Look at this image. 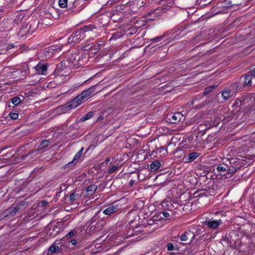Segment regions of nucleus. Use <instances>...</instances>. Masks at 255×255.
<instances>
[{"mask_svg":"<svg viewBox=\"0 0 255 255\" xmlns=\"http://www.w3.org/2000/svg\"><path fill=\"white\" fill-rule=\"evenodd\" d=\"M130 183H132L133 181H130Z\"/></svg>","mask_w":255,"mask_h":255,"instance_id":"42","label":"nucleus"},{"mask_svg":"<svg viewBox=\"0 0 255 255\" xmlns=\"http://www.w3.org/2000/svg\"><path fill=\"white\" fill-rule=\"evenodd\" d=\"M95 86H92L90 88L83 91L79 96L81 97L83 102L85 101L87 98L92 96L95 91Z\"/></svg>","mask_w":255,"mask_h":255,"instance_id":"10","label":"nucleus"},{"mask_svg":"<svg viewBox=\"0 0 255 255\" xmlns=\"http://www.w3.org/2000/svg\"><path fill=\"white\" fill-rule=\"evenodd\" d=\"M83 102V101L81 99V97L78 95L73 100L67 103L66 106L69 109H75L80 105Z\"/></svg>","mask_w":255,"mask_h":255,"instance_id":"9","label":"nucleus"},{"mask_svg":"<svg viewBox=\"0 0 255 255\" xmlns=\"http://www.w3.org/2000/svg\"><path fill=\"white\" fill-rule=\"evenodd\" d=\"M93 26L86 25L72 33L68 39V43L70 44L78 43L85 37V33L91 31Z\"/></svg>","mask_w":255,"mask_h":255,"instance_id":"2","label":"nucleus"},{"mask_svg":"<svg viewBox=\"0 0 255 255\" xmlns=\"http://www.w3.org/2000/svg\"><path fill=\"white\" fill-rule=\"evenodd\" d=\"M162 38V37L161 36L157 37H155V38L153 39V40L155 41H158L161 40Z\"/></svg>","mask_w":255,"mask_h":255,"instance_id":"34","label":"nucleus"},{"mask_svg":"<svg viewBox=\"0 0 255 255\" xmlns=\"http://www.w3.org/2000/svg\"><path fill=\"white\" fill-rule=\"evenodd\" d=\"M222 224L221 220H215L213 218L206 219L204 222V224L208 228L212 230H217L219 227Z\"/></svg>","mask_w":255,"mask_h":255,"instance_id":"6","label":"nucleus"},{"mask_svg":"<svg viewBox=\"0 0 255 255\" xmlns=\"http://www.w3.org/2000/svg\"><path fill=\"white\" fill-rule=\"evenodd\" d=\"M83 150L84 147H81L80 150L75 155L73 160L71 162H70L69 164H70L71 163H73L74 162L78 160L83 151Z\"/></svg>","mask_w":255,"mask_h":255,"instance_id":"20","label":"nucleus"},{"mask_svg":"<svg viewBox=\"0 0 255 255\" xmlns=\"http://www.w3.org/2000/svg\"><path fill=\"white\" fill-rule=\"evenodd\" d=\"M130 183H132L133 181H130Z\"/></svg>","mask_w":255,"mask_h":255,"instance_id":"43","label":"nucleus"},{"mask_svg":"<svg viewBox=\"0 0 255 255\" xmlns=\"http://www.w3.org/2000/svg\"><path fill=\"white\" fill-rule=\"evenodd\" d=\"M21 101V99L19 97H15L11 99V103L14 106H17Z\"/></svg>","mask_w":255,"mask_h":255,"instance_id":"25","label":"nucleus"},{"mask_svg":"<svg viewBox=\"0 0 255 255\" xmlns=\"http://www.w3.org/2000/svg\"><path fill=\"white\" fill-rule=\"evenodd\" d=\"M216 87V86H209L205 89L204 94H207L211 92L214 88Z\"/></svg>","mask_w":255,"mask_h":255,"instance_id":"27","label":"nucleus"},{"mask_svg":"<svg viewBox=\"0 0 255 255\" xmlns=\"http://www.w3.org/2000/svg\"><path fill=\"white\" fill-rule=\"evenodd\" d=\"M137 7H140V6H142V5H141V4H137Z\"/></svg>","mask_w":255,"mask_h":255,"instance_id":"41","label":"nucleus"},{"mask_svg":"<svg viewBox=\"0 0 255 255\" xmlns=\"http://www.w3.org/2000/svg\"><path fill=\"white\" fill-rule=\"evenodd\" d=\"M68 235L70 237H72L74 235V233L73 231H71L68 233Z\"/></svg>","mask_w":255,"mask_h":255,"instance_id":"35","label":"nucleus"},{"mask_svg":"<svg viewBox=\"0 0 255 255\" xmlns=\"http://www.w3.org/2000/svg\"><path fill=\"white\" fill-rule=\"evenodd\" d=\"M249 73L254 77V79L255 80V68L250 71Z\"/></svg>","mask_w":255,"mask_h":255,"instance_id":"32","label":"nucleus"},{"mask_svg":"<svg viewBox=\"0 0 255 255\" xmlns=\"http://www.w3.org/2000/svg\"><path fill=\"white\" fill-rule=\"evenodd\" d=\"M55 74L56 75H57L58 76H66L67 75L66 73H65V72H63V71L61 70L60 67H59V66L55 70Z\"/></svg>","mask_w":255,"mask_h":255,"instance_id":"24","label":"nucleus"},{"mask_svg":"<svg viewBox=\"0 0 255 255\" xmlns=\"http://www.w3.org/2000/svg\"><path fill=\"white\" fill-rule=\"evenodd\" d=\"M226 167L219 165L217 167V170L220 173L221 175H223L226 177L225 174L228 172V167Z\"/></svg>","mask_w":255,"mask_h":255,"instance_id":"17","label":"nucleus"},{"mask_svg":"<svg viewBox=\"0 0 255 255\" xmlns=\"http://www.w3.org/2000/svg\"><path fill=\"white\" fill-rule=\"evenodd\" d=\"M58 4L61 8H73L78 6L79 2L77 0H59Z\"/></svg>","mask_w":255,"mask_h":255,"instance_id":"7","label":"nucleus"},{"mask_svg":"<svg viewBox=\"0 0 255 255\" xmlns=\"http://www.w3.org/2000/svg\"><path fill=\"white\" fill-rule=\"evenodd\" d=\"M49 144V141L48 140H43L38 146V150H42L46 148Z\"/></svg>","mask_w":255,"mask_h":255,"instance_id":"21","label":"nucleus"},{"mask_svg":"<svg viewBox=\"0 0 255 255\" xmlns=\"http://www.w3.org/2000/svg\"><path fill=\"white\" fill-rule=\"evenodd\" d=\"M231 94V91L230 90H225L222 93V97L224 98V100H227L228 99Z\"/></svg>","mask_w":255,"mask_h":255,"instance_id":"23","label":"nucleus"},{"mask_svg":"<svg viewBox=\"0 0 255 255\" xmlns=\"http://www.w3.org/2000/svg\"><path fill=\"white\" fill-rule=\"evenodd\" d=\"M71 243H72V244L73 245H76V244L77 242H76V241L75 240H72L71 241Z\"/></svg>","mask_w":255,"mask_h":255,"instance_id":"37","label":"nucleus"},{"mask_svg":"<svg viewBox=\"0 0 255 255\" xmlns=\"http://www.w3.org/2000/svg\"><path fill=\"white\" fill-rule=\"evenodd\" d=\"M41 203L42 204V205L46 206L47 204V202L43 201L41 202Z\"/></svg>","mask_w":255,"mask_h":255,"instance_id":"36","label":"nucleus"},{"mask_svg":"<svg viewBox=\"0 0 255 255\" xmlns=\"http://www.w3.org/2000/svg\"><path fill=\"white\" fill-rule=\"evenodd\" d=\"M230 164L231 165L228 168V172L225 174L226 178L231 177L232 175L236 172L237 170L240 168L243 165V161L240 159H232Z\"/></svg>","mask_w":255,"mask_h":255,"instance_id":"3","label":"nucleus"},{"mask_svg":"<svg viewBox=\"0 0 255 255\" xmlns=\"http://www.w3.org/2000/svg\"><path fill=\"white\" fill-rule=\"evenodd\" d=\"M9 117L11 119L16 120L18 118V115L17 114L15 113H10L9 114Z\"/></svg>","mask_w":255,"mask_h":255,"instance_id":"29","label":"nucleus"},{"mask_svg":"<svg viewBox=\"0 0 255 255\" xmlns=\"http://www.w3.org/2000/svg\"><path fill=\"white\" fill-rule=\"evenodd\" d=\"M97 190V186L95 184L90 185L87 189V192L90 195H93Z\"/></svg>","mask_w":255,"mask_h":255,"instance_id":"18","label":"nucleus"},{"mask_svg":"<svg viewBox=\"0 0 255 255\" xmlns=\"http://www.w3.org/2000/svg\"><path fill=\"white\" fill-rule=\"evenodd\" d=\"M118 168V166L117 165H114L111 168H109V172L112 173L115 171Z\"/></svg>","mask_w":255,"mask_h":255,"instance_id":"30","label":"nucleus"},{"mask_svg":"<svg viewBox=\"0 0 255 255\" xmlns=\"http://www.w3.org/2000/svg\"><path fill=\"white\" fill-rule=\"evenodd\" d=\"M62 45H53L45 48L43 51L45 55L44 57L45 58L50 57L56 52L60 51L62 48Z\"/></svg>","mask_w":255,"mask_h":255,"instance_id":"8","label":"nucleus"},{"mask_svg":"<svg viewBox=\"0 0 255 255\" xmlns=\"http://www.w3.org/2000/svg\"><path fill=\"white\" fill-rule=\"evenodd\" d=\"M110 161V158H107L106 160H105V161L106 162H108Z\"/></svg>","mask_w":255,"mask_h":255,"instance_id":"38","label":"nucleus"},{"mask_svg":"<svg viewBox=\"0 0 255 255\" xmlns=\"http://www.w3.org/2000/svg\"><path fill=\"white\" fill-rule=\"evenodd\" d=\"M200 155V154L196 152L190 153L188 156L186 162H192Z\"/></svg>","mask_w":255,"mask_h":255,"instance_id":"16","label":"nucleus"},{"mask_svg":"<svg viewBox=\"0 0 255 255\" xmlns=\"http://www.w3.org/2000/svg\"><path fill=\"white\" fill-rule=\"evenodd\" d=\"M160 167L161 163L158 160L153 161L150 165V169L153 171L157 170Z\"/></svg>","mask_w":255,"mask_h":255,"instance_id":"14","label":"nucleus"},{"mask_svg":"<svg viewBox=\"0 0 255 255\" xmlns=\"http://www.w3.org/2000/svg\"><path fill=\"white\" fill-rule=\"evenodd\" d=\"M103 211V213L108 216L120 210L121 208V205L120 204L112 203L105 207Z\"/></svg>","mask_w":255,"mask_h":255,"instance_id":"5","label":"nucleus"},{"mask_svg":"<svg viewBox=\"0 0 255 255\" xmlns=\"http://www.w3.org/2000/svg\"><path fill=\"white\" fill-rule=\"evenodd\" d=\"M59 250V246L56 243L53 244L49 248V251L51 253H55Z\"/></svg>","mask_w":255,"mask_h":255,"instance_id":"19","label":"nucleus"},{"mask_svg":"<svg viewBox=\"0 0 255 255\" xmlns=\"http://www.w3.org/2000/svg\"><path fill=\"white\" fill-rule=\"evenodd\" d=\"M34 68L37 74L45 75L47 70V66L46 64L39 63Z\"/></svg>","mask_w":255,"mask_h":255,"instance_id":"11","label":"nucleus"},{"mask_svg":"<svg viewBox=\"0 0 255 255\" xmlns=\"http://www.w3.org/2000/svg\"><path fill=\"white\" fill-rule=\"evenodd\" d=\"M28 26V27H30V26L27 25L25 27H22V28L20 29V33H21L22 35L24 33H26V34L29 33V32L28 31V27H27Z\"/></svg>","mask_w":255,"mask_h":255,"instance_id":"28","label":"nucleus"},{"mask_svg":"<svg viewBox=\"0 0 255 255\" xmlns=\"http://www.w3.org/2000/svg\"><path fill=\"white\" fill-rule=\"evenodd\" d=\"M254 79V77L249 72L248 74L244 78V84L246 86H250L252 84V81Z\"/></svg>","mask_w":255,"mask_h":255,"instance_id":"15","label":"nucleus"},{"mask_svg":"<svg viewBox=\"0 0 255 255\" xmlns=\"http://www.w3.org/2000/svg\"><path fill=\"white\" fill-rule=\"evenodd\" d=\"M80 196H79V195L76 193H74L73 194H72L71 195H70V201H72V202H74L76 200H77V199H78L79 198Z\"/></svg>","mask_w":255,"mask_h":255,"instance_id":"26","label":"nucleus"},{"mask_svg":"<svg viewBox=\"0 0 255 255\" xmlns=\"http://www.w3.org/2000/svg\"><path fill=\"white\" fill-rule=\"evenodd\" d=\"M194 238V234L190 230H187L184 235L180 237V240L182 241H191Z\"/></svg>","mask_w":255,"mask_h":255,"instance_id":"13","label":"nucleus"},{"mask_svg":"<svg viewBox=\"0 0 255 255\" xmlns=\"http://www.w3.org/2000/svg\"><path fill=\"white\" fill-rule=\"evenodd\" d=\"M162 215L165 218H168L169 216V214L167 212H163Z\"/></svg>","mask_w":255,"mask_h":255,"instance_id":"33","label":"nucleus"},{"mask_svg":"<svg viewBox=\"0 0 255 255\" xmlns=\"http://www.w3.org/2000/svg\"><path fill=\"white\" fill-rule=\"evenodd\" d=\"M130 183H132L133 181H130Z\"/></svg>","mask_w":255,"mask_h":255,"instance_id":"44","label":"nucleus"},{"mask_svg":"<svg viewBox=\"0 0 255 255\" xmlns=\"http://www.w3.org/2000/svg\"><path fill=\"white\" fill-rule=\"evenodd\" d=\"M167 250L169 251L173 250L174 246L171 243H168L167 245Z\"/></svg>","mask_w":255,"mask_h":255,"instance_id":"31","label":"nucleus"},{"mask_svg":"<svg viewBox=\"0 0 255 255\" xmlns=\"http://www.w3.org/2000/svg\"><path fill=\"white\" fill-rule=\"evenodd\" d=\"M166 118L168 122L173 124H177L185 120L183 115L180 112L168 114Z\"/></svg>","mask_w":255,"mask_h":255,"instance_id":"4","label":"nucleus"},{"mask_svg":"<svg viewBox=\"0 0 255 255\" xmlns=\"http://www.w3.org/2000/svg\"><path fill=\"white\" fill-rule=\"evenodd\" d=\"M99 212L100 211L97 212L94 217L87 223V230L90 233L100 231L106 224V222L104 219L99 218Z\"/></svg>","mask_w":255,"mask_h":255,"instance_id":"1","label":"nucleus"},{"mask_svg":"<svg viewBox=\"0 0 255 255\" xmlns=\"http://www.w3.org/2000/svg\"><path fill=\"white\" fill-rule=\"evenodd\" d=\"M236 104H238V101H236L235 103H234V106L236 105Z\"/></svg>","mask_w":255,"mask_h":255,"instance_id":"39","label":"nucleus"},{"mask_svg":"<svg viewBox=\"0 0 255 255\" xmlns=\"http://www.w3.org/2000/svg\"><path fill=\"white\" fill-rule=\"evenodd\" d=\"M79 58V55L75 53H71L68 55L67 57V61L69 62V64L67 65V66L70 67L71 65L70 63L73 65H75V63L78 61Z\"/></svg>","mask_w":255,"mask_h":255,"instance_id":"12","label":"nucleus"},{"mask_svg":"<svg viewBox=\"0 0 255 255\" xmlns=\"http://www.w3.org/2000/svg\"><path fill=\"white\" fill-rule=\"evenodd\" d=\"M9 46H10L9 49H10L11 48H13V45H10Z\"/></svg>","mask_w":255,"mask_h":255,"instance_id":"40","label":"nucleus"},{"mask_svg":"<svg viewBox=\"0 0 255 255\" xmlns=\"http://www.w3.org/2000/svg\"><path fill=\"white\" fill-rule=\"evenodd\" d=\"M1 249V245H0V249Z\"/></svg>","mask_w":255,"mask_h":255,"instance_id":"45","label":"nucleus"},{"mask_svg":"<svg viewBox=\"0 0 255 255\" xmlns=\"http://www.w3.org/2000/svg\"><path fill=\"white\" fill-rule=\"evenodd\" d=\"M94 115V112H89L87 115L83 116L81 119L80 121L82 122L85 121L86 120H88L91 118L93 117Z\"/></svg>","mask_w":255,"mask_h":255,"instance_id":"22","label":"nucleus"}]
</instances>
